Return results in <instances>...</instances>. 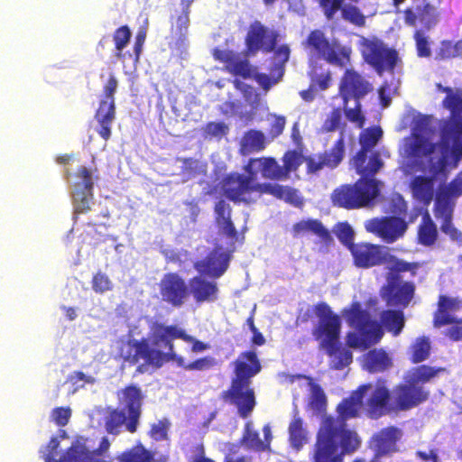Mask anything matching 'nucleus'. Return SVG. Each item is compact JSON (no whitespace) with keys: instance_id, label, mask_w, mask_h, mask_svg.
<instances>
[{"instance_id":"b1692460","label":"nucleus","mask_w":462,"mask_h":462,"mask_svg":"<svg viewBox=\"0 0 462 462\" xmlns=\"http://www.w3.org/2000/svg\"><path fill=\"white\" fill-rule=\"evenodd\" d=\"M230 260L231 254L216 245L203 259L194 263V268L201 275L218 279L226 272Z\"/></svg>"},{"instance_id":"c03bdc74","label":"nucleus","mask_w":462,"mask_h":462,"mask_svg":"<svg viewBox=\"0 0 462 462\" xmlns=\"http://www.w3.org/2000/svg\"><path fill=\"white\" fill-rule=\"evenodd\" d=\"M462 57V39L456 42L450 40L440 42L439 48L436 52V60H448Z\"/></svg>"},{"instance_id":"423d86ee","label":"nucleus","mask_w":462,"mask_h":462,"mask_svg":"<svg viewBox=\"0 0 462 462\" xmlns=\"http://www.w3.org/2000/svg\"><path fill=\"white\" fill-rule=\"evenodd\" d=\"M420 267L419 262H406L403 259L387 266L386 282L380 289V297L387 307L404 310L411 304L416 285L411 281L403 280L401 273H410L415 276Z\"/></svg>"},{"instance_id":"338daca9","label":"nucleus","mask_w":462,"mask_h":462,"mask_svg":"<svg viewBox=\"0 0 462 462\" xmlns=\"http://www.w3.org/2000/svg\"><path fill=\"white\" fill-rule=\"evenodd\" d=\"M286 120L282 116H275L274 120L272 122L269 129V134L273 139L280 136L284 128H285Z\"/></svg>"},{"instance_id":"f704fd0d","label":"nucleus","mask_w":462,"mask_h":462,"mask_svg":"<svg viewBox=\"0 0 462 462\" xmlns=\"http://www.w3.org/2000/svg\"><path fill=\"white\" fill-rule=\"evenodd\" d=\"M363 368L369 373H383L393 365L392 358L383 348H374L366 352L362 359Z\"/></svg>"},{"instance_id":"4be33fe9","label":"nucleus","mask_w":462,"mask_h":462,"mask_svg":"<svg viewBox=\"0 0 462 462\" xmlns=\"http://www.w3.org/2000/svg\"><path fill=\"white\" fill-rule=\"evenodd\" d=\"M373 91V85L354 69H346L338 87V94L343 105H347L350 99H362Z\"/></svg>"},{"instance_id":"473e14b6","label":"nucleus","mask_w":462,"mask_h":462,"mask_svg":"<svg viewBox=\"0 0 462 462\" xmlns=\"http://www.w3.org/2000/svg\"><path fill=\"white\" fill-rule=\"evenodd\" d=\"M189 295L198 304L213 302L218 298V286L215 281L208 280L205 275H197L189 281Z\"/></svg>"},{"instance_id":"37998d69","label":"nucleus","mask_w":462,"mask_h":462,"mask_svg":"<svg viewBox=\"0 0 462 462\" xmlns=\"http://www.w3.org/2000/svg\"><path fill=\"white\" fill-rule=\"evenodd\" d=\"M410 361L411 364H420L430 357V343L428 337H420L415 339L410 347Z\"/></svg>"},{"instance_id":"a19ab883","label":"nucleus","mask_w":462,"mask_h":462,"mask_svg":"<svg viewBox=\"0 0 462 462\" xmlns=\"http://www.w3.org/2000/svg\"><path fill=\"white\" fill-rule=\"evenodd\" d=\"M289 440L292 448L300 450L308 441V432L304 427L303 420L299 416H294L290 422Z\"/></svg>"},{"instance_id":"864d4df0","label":"nucleus","mask_w":462,"mask_h":462,"mask_svg":"<svg viewBox=\"0 0 462 462\" xmlns=\"http://www.w3.org/2000/svg\"><path fill=\"white\" fill-rule=\"evenodd\" d=\"M92 289L96 293L103 294L113 289V282L103 272H97L91 281Z\"/></svg>"},{"instance_id":"f3484780","label":"nucleus","mask_w":462,"mask_h":462,"mask_svg":"<svg viewBox=\"0 0 462 462\" xmlns=\"http://www.w3.org/2000/svg\"><path fill=\"white\" fill-rule=\"evenodd\" d=\"M279 33L268 28L260 21L252 22L245 38V55L254 56L258 51L263 53L273 52L277 45Z\"/></svg>"},{"instance_id":"f8f14e48","label":"nucleus","mask_w":462,"mask_h":462,"mask_svg":"<svg viewBox=\"0 0 462 462\" xmlns=\"http://www.w3.org/2000/svg\"><path fill=\"white\" fill-rule=\"evenodd\" d=\"M383 135L380 127H369L360 134L361 149L353 158L356 172L364 176H374L383 166L379 152H375L367 159V152L374 148Z\"/></svg>"},{"instance_id":"393cba45","label":"nucleus","mask_w":462,"mask_h":462,"mask_svg":"<svg viewBox=\"0 0 462 462\" xmlns=\"http://www.w3.org/2000/svg\"><path fill=\"white\" fill-rule=\"evenodd\" d=\"M76 177L79 181L75 183V190L73 194L74 215L86 214L90 211V204L93 201V187L92 172L85 166L79 168Z\"/></svg>"},{"instance_id":"de8ad7c7","label":"nucleus","mask_w":462,"mask_h":462,"mask_svg":"<svg viewBox=\"0 0 462 462\" xmlns=\"http://www.w3.org/2000/svg\"><path fill=\"white\" fill-rule=\"evenodd\" d=\"M310 408L317 412L325 411L327 408V397L322 387L318 383H310Z\"/></svg>"},{"instance_id":"8fccbe9b","label":"nucleus","mask_w":462,"mask_h":462,"mask_svg":"<svg viewBox=\"0 0 462 462\" xmlns=\"http://www.w3.org/2000/svg\"><path fill=\"white\" fill-rule=\"evenodd\" d=\"M334 232L340 243L348 250L352 248V245L356 244L354 242L355 232L347 222H340L337 224Z\"/></svg>"},{"instance_id":"4d7b16f0","label":"nucleus","mask_w":462,"mask_h":462,"mask_svg":"<svg viewBox=\"0 0 462 462\" xmlns=\"http://www.w3.org/2000/svg\"><path fill=\"white\" fill-rule=\"evenodd\" d=\"M416 43L417 55L420 58H428L431 55V50L428 37L421 30H416L413 34Z\"/></svg>"},{"instance_id":"49530a36","label":"nucleus","mask_w":462,"mask_h":462,"mask_svg":"<svg viewBox=\"0 0 462 462\" xmlns=\"http://www.w3.org/2000/svg\"><path fill=\"white\" fill-rule=\"evenodd\" d=\"M127 420L128 416L126 417L124 411L114 409L106 417L105 423L106 430L110 434L117 435L119 433V428L124 424L126 426Z\"/></svg>"},{"instance_id":"a18cd8bd","label":"nucleus","mask_w":462,"mask_h":462,"mask_svg":"<svg viewBox=\"0 0 462 462\" xmlns=\"http://www.w3.org/2000/svg\"><path fill=\"white\" fill-rule=\"evenodd\" d=\"M282 161V170L283 171L284 179L288 180L291 172L296 171L302 164L303 161H305V158H303L301 152L296 150H289L284 152Z\"/></svg>"},{"instance_id":"a878e982","label":"nucleus","mask_w":462,"mask_h":462,"mask_svg":"<svg viewBox=\"0 0 462 462\" xmlns=\"http://www.w3.org/2000/svg\"><path fill=\"white\" fill-rule=\"evenodd\" d=\"M404 23L410 27L421 26V32L430 31L434 28L439 21V13L438 8L422 0L421 5L416 7H407L402 11Z\"/></svg>"},{"instance_id":"1a4fd4ad","label":"nucleus","mask_w":462,"mask_h":462,"mask_svg":"<svg viewBox=\"0 0 462 462\" xmlns=\"http://www.w3.org/2000/svg\"><path fill=\"white\" fill-rule=\"evenodd\" d=\"M345 314L348 325L357 331L347 334L348 346L365 350L382 339L383 330L381 325L371 319L369 312L363 310L359 302L352 303Z\"/></svg>"},{"instance_id":"a211bd4d","label":"nucleus","mask_w":462,"mask_h":462,"mask_svg":"<svg viewBox=\"0 0 462 462\" xmlns=\"http://www.w3.org/2000/svg\"><path fill=\"white\" fill-rule=\"evenodd\" d=\"M362 55L365 62L373 67L380 76L385 71L393 72L399 61L397 51L386 47L383 42L378 40L367 41L364 44Z\"/></svg>"},{"instance_id":"4c0bfd02","label":"nucleus","mask_w":462,"mask_h":462,"mask_svg":"<svg viewBox=\"0 0 462 462\" xmlns=\"http://www.w3.org/2000/svg\"><path fill=\"white\" fill-rule=\"evenodd\" d=\"M267 141L265 134L257 129H249L243 134L240 140L239 152L244 156L263 151Z\"/></svg>"},{"instance_id":"39448f33","label":"nucleus","mask_w":462,"mask_h":462,"mask_svg":"<svg viewBox=\"0 0 462 462\" xmlns=\"http://www.w3.org/2000/svg\"><path fill=\"white\" fill-rule=\"evenodd\" d=\"M111 447L107 437H103L98 447L90 450L82 438L77 439L60 456L59 462H112L109 455ZM154 455L142 444L124 451L119 462H152Z\"/></svg>"},{"instance_id":"cd10ccee","label":"nucleus","mask_w":462,"mask_h":462,"mask_svg":"<svg viewBox=\"0 0 462 462\" xmlns=\"http://www.w3.org/2000/svg\"><path fill=\"white\" fill-rule=\"evenodd\" d=\"M435 217L440 221V230L454 241H462V233L453 225L454 203L446 195H438L434 205Z\"/></svg>"},{"instance_id":"2eb2a0df","label":"nucleus","mask_w":462,"mask_h":462,"mask_svg":"<svg viewBox=\"0 0 462 462\" xmlns=\"http://www.w3.org/2000/svg\"><path fill=\"white\" fill-rule=\"evenodd\" d=\"M118 81L113 73H110L107 82L103 87V97L95 113V119L99 125L98 134L107 141L111 136V125L116 118L115 94Z\"/></svg>"},{"instance_id":"ea45409f","label":"nucleus","mask_w":462,"mask_h":462,"mask_svg":"<svg viewBox=\"0 0 462 462\" xmlns=\"http://www.w3.org/2000/svg\"><path fill=\"white\" fill-rule=\"evenodd\" d=\"M402 310H403L401 309L385 310L380 314L381 324L394 337L401 334L405 325V318Z\"/></svg>"},{"instance_id":"0e129e2a","label":"nucleus","mask_w":462,"mask_h":462,"mask_svg":"<svg viewBox=\"0 0 462 462\" xmlns=\"http://www.w3.org/2000/svg\"><path fill=\"white\" fill-rule=\"evenodd\" d=\"M205 132L214 137H221L227 133V126L223 122H209L206 125Z\"/></svg>"},{"instance_id":"774afa93","label":"nucleus","mask_w":462,"mask_h":462,"mask_svg":"<svg viewBox=\"0 0 462 462\" xmlns=\"http://www.w3.org/2000/svg\"><path fill=\"white\" fill-rule=\"evenodd\" d=\"M59 446L60 441L56 437H52L46 447L48 453L44 455L45 462H58L55 458V455Z\"/></svg>"},{"instance_id":"58836bf2","label":"nucleus","mask_w":462,"mask_h":462,"mask_svg":"<svg viewBox=\"0 0 462 462\" xmlns=\"http://www.w3.org/2000/svg\"><path fill=\"white\" fill-rule=\"evenodd\" d=\"M292 232L294 236H298L306 232H311L318 236L326 245H329L333 242L330 232L319 219L299 221L293 225Z\"/></svg>"},{"instance_id":"aec40b11","label":"nucleus","mask_w":462,"mask_h":462,"mask_svg":"<svg viewBox=\"0 0 462 462\" xmlns=\"http://www.w3.org/2000/svg\"><path fill=\"white\" fill-rule=\"evenodd\" d=\"M158 288L162 301L173 308L182 307L189 297V283L178 273L163 274Z\"/></svg>"},{"instance_id":"f03ea898","label":"nucleus","mask_w":462,"mask_h":462,"mask_svg":"<svg viewBox=\"0 0 462 462\" xmlns=\"http://www.w3.org/2000/svg\"><path fill=\"white\" fill-rule=\"evenodd\" d=\"M370 389L371 383L358 386L337 405V417L323 418L314 445L313 462H343L345 454L359 448L361 440L356 431L347 428L346 421L359 416L364 396Z\"/></svg>"},{"instance_id":"9d476101","label":"nucleus","mask_w":462,"mask_h":462,"mask_svg":"<svg viewBox=\"0 0 462 462\" xmlns=\"http://www.w3.org/2000/svg\"><path fill=\"white\" fill-rule=\"evenodd\" d=\"M313 310L319 322L312 329V336L319 342V347L332 356L339 350L341 319L325 301L318 302Z\"/></svg>"},{"instance_id":"f257e3e1","label":"nucleus","mask_w":462,"mask_h":462,"mask_svg":"<svg viewBox=\"0 0 462 462\" xmlns=\"http://www.w3.org/2000/svg\"><path fill=\"white\" fill-rule=\"evenodd\" d=\"M438 88L447 94L442 106L450 112L440 126V140L434 143L425 138H418L412 145L416 156L429 158L431 176H415L410 184L413 197L426 206L434 198L436 177L449 165L457 168L462 160V91L454 92L450 87L441 84H438Z\"/></svg>"},{"instance_id":"13d9d810","label":"nucleus","mask_w":462,"mask_h":462,"mask_svg":"<svg viewBox=\"0 0 462 462\" xmlns=\"http://www.w3.org/2000/svg\"><path fill=\"white\" fill-rule=\"evenodd\" d=\"M335 361L332 367L336 370H341L344 367L350 365L353 361L352 352L348 349H341V346L339 345V350L336 352Z\"/></svg>"},{"instance_id":"6e6552de","label":"nucleus","mask_w":462,"mask_h":462,"mask_svg":"<svg viewBox=\"0 0 462 462\" xmlns=\"http://www.w3.org/2000/svg\"><path fill=\"white\" fill-rule=\"evenodd\" d=\"M409 389L396 384L391 392L384 380H378L365 402L368 418L378 420L385 415L411 410Z\"/></svg>"},{"instance_id":"bf43d9fd","label":"nucleus","mask_w":462,"mask_h":462,"mask_svg":"<svg viewBox=\"0 0 462 462\" xmlns=\"http://www.w3.org/2000/svg\"><path fill=\"white\" fill-rule=\"evenodd\" d=\"M341 109L334 108L323 123L322 129L325 132H333L337 129L341 122Z\"/></svg>"},{"instance_id":"412c9836","label":"nucleus","mask_w":462,"mask_h":462,"mask_svg":"<svg viewBox=\"0 0 462 462\" xmlns=\"http://www.w3.org/2000/svg\"><path fill=\"white\" fill-rule=\"evenodd\" d=\"M346 152L345 137L343 134L328 150L316 156L305 158L307 172L316 174L323 169L334 170L343 162Z\"/></svg>"},{"instance_id":"e2e57ef3","label":"nucleus","mask_w":462,"mask_h":462,"mask_svg":"<svg viewBox=\"0 0 462 462\" xmlns=\"http://www.w3.org/2000/svg\"><path fill=\"white\" fill-rule=\"evenodd\" d=\"M444 195L449 199L451 197L457 198L462 195V171L449 182Z\"/></svg>"},{"instance_id":"6ab92c4d","label":"nucleus","mask_w":462,"mask_h":462,"mask_svg":"<svg viewBox=\"0 0 462 462\" xmlns=\"http://www.w3.org/2000/svg\"><path fill=\"white\" fill-rule=\"evenodd\" d=\"M365 228L366 232L376 236L383 242L392 244L405 235L408 223L400 217L387 216L366 220Z\"/></svg>"},{"instance_id":"c85d7f7f","label":"nucleus","mask_w":462,"mask_h":462,"mask_svg":"<svg viewBox=\"0 0 462 462\" xmlns=\"http://www.w3.org/2000/svg\"><path fill=\"white\" fill-rule=\"evenodd\" d=\"M401 436V430L394 426L383 428L374 434L371 439V447L374 452L373 458L380 461L382 457L397 452V442Z\"/></svg>"},{"instance_id":"052dcab7","label":"nucleus","mask_w":462,"mask_h":462,"mask_svg":"<svg viewBox=\"0 0 462 462\" xmlns=\"http://www.w3.org/2000/svg\"><path fill=\"white\" fill-rule=\"evenodd\" d=\"M70 416L71 410L69 407H57L51 411L53 421L60 427L66 426L69 423Z\"/></svg>"},{"instance_id":"2f4dec72","label":"nucleus","mask_w":462,"mask_h":462,"mask_svg":"<svg viewBox=\"0 0 462 462\" xmlns=\"http://www.w3.org/2000/svg\"><path fill=\"white\" fill-rule=\"evenodd\" d=\"M234 377L236 379L252 382V378L262 370L261 360L254 349L241 352L234 361Z\"/></svg>"},{"instance_id":"ddd939ff","label":"nucleus","mask_w":462,"mask_h":462,"mask_svg":"<svg viewBox=\"0 0 462 462\" xmlns=\"http://www.w3.org/2000/svg\"><path fill=\"white\" fill-rule=\"evenodd\" d=\"M445 372L444 367L430 366L428 365H417L408 371L404 376V382L398 383L399 386H406L409 389L411 407L416 408L427 402L430 398V392L424 388V384L430 383L439 374Z\"/></svg>"},{"instance_id":"72a5a7b5","label":"nucleus","mask_w":462,"mask_h":462,"mask_svg":"<svg viewBox=\"0 0 462 462\" xmlns=\"http://www.w3.org/2000/svg\"><path fill=\"white\" fill-rule=\"evenodd\" d=\"M461 306L462 302L458 298L439 295L438 299V309L433 317L434 327L440 328L454 323H462V319H457L450 315V312L458 310Z\"/></svg>"},{"instance_id":"9b49d317","label":"nucleus","mask_w":462,"mask_h":462,"mask_svg":"<svg viewBox=\"0 0 462 462\" xmlns=\"http://www.w3.org/2000/svg\"><path fill=\"white\" fill-rule=\"evenodd\" d=\"M303 44L328 64L346 68L351 63L352 48L342 45L336 39L330 41L319 29L310 31Z\"/></svg>"},{"instance_id":"6e6d98bb","label":"nucleus","mask_w":462,"mask_h":462,"mask_svg":"<svg viewBox=\"0 0 462 462\" xmlns=\"http://www.w3.org/2000/svg\"><path fill=\"white\" fill-rule=\"evenodd\" d=\"M217 365V362L215 357L206 356L187 364L184 369L188 371H206L213 368Z\"/></svg>"},{"instance_id":"c9c22d12","label":"nucleus","mask_w":462,"mask_h":462,"mask_svg":"<svg viewBox=\"0 0 462 462\" xmlns=\"http://www.w3.org/2000/svg\"><path fill=\"white\" fill-rule=\"evenodd\" d=\"M439 238L437 225L432 220L428 209L421 213V221L417 228L416 239L420 245L430 247L434 245Z\"/></svg>"},{"instance_id":"c756f323","label":"nucleus","mask_w":462,"mask_h":462,"mask_svg":"<svg viewBox=\"0 0 462 462\" xmlns=\"http://www.w3.org/2000/svg\"><path fill=\"white\" fill-rule=\"evenodd\" d=\"M213 58L226 64V70L236 77L250 79L254 75V68L247 59H240L239 54L231 50L216 48L212 52Z\"/></svg>"},{"instance_id":"3c124183","label":"nucleus","mask_w":462,"mask_h":462,"mask_svg":"<svg viewBox=\"0 0 462 462\" xmlns=\"http://www.w3.org/2000/svg\"><path fill=\"white\" fill-rule=\"evenodd\" d=\"M309 75L311 89L326 90L330 86L331 73L329 70L319 74L317 72V67H313Z\"/></svg>"},{"instance_id":"dca6fc26","label":"nucleus","mask_w":462,"mask_h":462,"mask_svg":"<svg viewBox=\"0 0 462 462\" xmlns=\"http://www.w3.org/2000/svg\"><path fill=\"white\" fill-rule=\"evenodd\" d=\"M252 382L231 379L230 386L221 393V398L237 409L238 415L246 419L256 406V398Z\"/></svg>"},{"instance_id":"0eeeda50","label":"nucleus","mask_w":462,"mask_h":462,"mask_svg":"<svg viewBox=\"0 0 462 462\" xmlns=\"http://www.w3.org/2000/svg\"><path fill=\"white\" fill-rule=\"evenodd\" d=\"M361 176L355 183L342 184L331 192L330 200L334 207L353 210L375 204L381 195V182L373 176Z\"/></svg>"},{"instance_id":"7ed1b4c3","label":"nucleus","mask_w":462,"mask_h":462,"mask_svg":"<svg viewBox=\"0 0 462 462\" xmlns=\"http://www.w3.org/2000/svg\"><path fill=\"white\" fill-rule=\"evenodd\" d=\"M149 336L140 339L121 340L117 356L124 363L136 365V372L143 374L151 367L159 369L168 362H175L184 368V358L175 352L174 340L190 341L189 335L177 325H166L152 321L149 325Z\"/></svg>"},{"instance_id":"20e7f679","label":"nucleus","mask_w":462,"mask_h":462,"mask_svg":"<svg viewBox=\"0 0 462 462\" xmlns=\"http://www.w3.org/2000/svg\"><path fill=\"white\" fill-rule=\"evenodd\" d=\"M219 186L222 194L234 203L249 204L255 200L254 194L259 197L269 194L294 207L303 205V199L296 189L277 183H252L251 178L238 172L225 175Z\"/></svg>"},{"instance_id":"680f3d73","label":"nucleus","mask_w":462,"mask_h":462,"mask_svg":"<svg viewBox=\"0 0 462 462\" xmlns=\"http://www.w3.org/2000/svg\"><path fill=\"white\" fill-rule=\"evenodd\" d=\"M215 222H220L231 217L232 208L224 199H219L214 207Z\"/></svg>"},{"instance_id":"7c9ffc66","label":"nucleus","mask_w":462,"mask_h":462,"mask_svg":"<svg viewBox=\"0 0 462 462\" xmlns=\"http://www.w3.org/2000/svg\"><path fill=\"white\" fill-rule=\"evenodd\" d=\"M259 171L264 179L272 180H285L282 166L273 157H259L249 159L245 166V171L251 178L252 183L254 182V177Z\"/></svg>"},{"instance_id":"603ef678","label":"nucleus","mask_w":462,"mask_h":462,"mask_svg":"<svg viewBox=\"0 0 462 462\" xmlns=\"http://www.w3.org/2000/svg\"><path fill=\"white\" fill-rule=\"evenodd\" d=\"M356 105L353 108L347 105H343L344 114L346 119L356 125L358 128H363L365 123V117L362 113L361 99L355 100Z\"/></svg>"},{"instance_id":"69168bd1","label":"nucleus","mask_w":462,"mask_h":462,"mask_svg":"<svg viewBox=\"0 0 462 462\" xmlns=\"http://www.w3.org/2000/svg\"><path fill=\"white\" fill-rule=\"evenodd\" d=\"M221 233L228 238L236 239L237 237V230L232 221L231 217L216 223Z\"/></svg>"},{"instance_id":"5701e85b","label":"nucleus","mask_w":462,"mask_h":462,"mask_svg":"<svg viewBox=\"0 0 462 462\" xmlns=\"http://www.w3.org/2000/svg\"><path fill=\"white\" fill-rule=\"evenodd\" d=\"M324 16L328 20H333L340 12L343 20L358 27L365 24V16L360 9L353 5L359 0H317Z\"/></svg>"},{"instance_id":"4468645a","label":"nucleus","mask_w":462,"mask_h":462,"mask_svg":"<svg viewBox=\"0 0 462 462\" xmlns=\"http://www.w3.org/2000/svg\"><path fill=\"white\" fill-rule=\"evenodd\" d=\"M355 266L369 269L375 266H391L401 258L392 254L389 248L378 244L359 242L349 250Z\"/></svg>"},{"instance_id":"09e8293b","label":"nucleus","mask_w":462,"mask_h":462,"mask_svg":"<svg viewBox=\"0 0 462 462\" xmlns=\"http://www.w3.org/2000/svg\"><path fill=\"white\" fill-rule=\"evenodd\" d=\"M242 442L249 449L256 451H263L266 449L265 443L260 439L257 431L251 430L249 422L245 424Z\"/></svg>"},{"instance_id":"bb28decb","label":"nucleus","mask_w":462,"mask_h":462,"mask_svg":"<svg viewBox=\"0 0 462 462\" xmlns=\"http://www.w3.org/2000/svg\"><path fill=\"white\" fill-rule=\"evenodd\" d=\"M117 395L120 403L127 411L128 420L126 422V430L130 433H134L137 430L142 413V391L137 385L129 384L119 391Z\"/></svg>"},{"instance_id":"e433bc0d","label":"nucleus","mask_w":462,"mask_h":462,"mask_svg":"<svg viewBox=\"0 0 462 462\" xmlns=\"http://www.w3.org/2000/svg\"><path fill=\"white\" fill-rule=\"evenodd\" d=\"M189 5H187L176 17H171V26L169 35L171 40L170 43H172L177 49L182 47L187 39L189 24Z\"/></svg>"},{"instance_id":"79ce46f5","label":"nucleus","mask_w":462,"mask_h":462,"mask_svg":"<svg viewBox=\"0 0 462 462\" xmlns=\"http://www.w3.org/2000/svg\"><path fill=\"white\" fill-rule=\"evenodd\" d=\"M132 37V32L127 25H122L115 30L113 33V42L115 44V57L121 60L125 61L126 60L127 55L129 58H132L133 55L131 53L123 52L124 49L127 46Z\"/></svg>"},{"instance_id":"5fc2aeb1","label":"nucleus","mask_w":462,"mask_h":462,"mask_svg":"<svg viewBox=\"0 0 462 462\" xmlns=\"http://www.w3.org/2000/svg\"><path fill=\"white\" fill-rule=\"evenodd\" d=\"M274 58L278 62L273 65L272 70L278 72V78H282L284 73V66L290 59L291 50L288 45L283 44L274 49Z\"/></svg>"}]
</instances>
